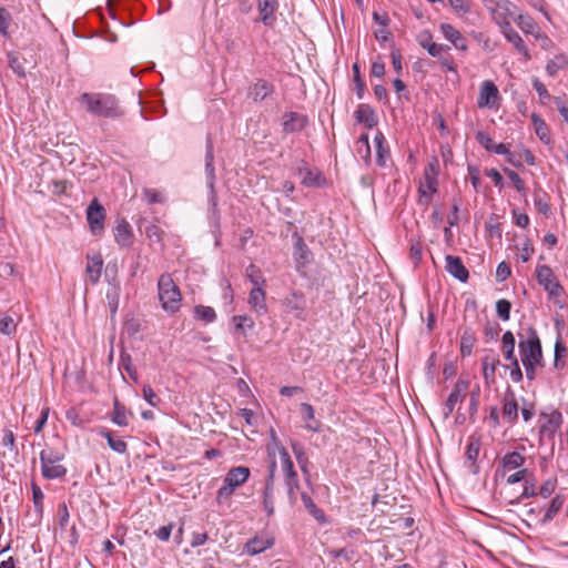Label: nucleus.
I'll use <instances>...</instances> for the list:
<instances>
[{
	"label": "nucleus",
	"mask_w": 568,
	"mask_h": 568,
	"mask_svg": "<svg viewBox=\"0 0 568 568\" xmlns=\"http://www.w3.org/2000/svg\"><path fill=\"white\" fill-rule=\"evenodd\" d=\"M79 100L85 106V110L95 116L114 119L122 116L124 113L113 94L84 92Z\"/></svg>",
	"instance_id": "1"
},
{
	"label": "nucleus",
	"mask_w": 568,
	"mask_h": 568,
	"mask_svg": "<svg viewBox=\"0 0 568 568\" xmlns=\"http://www.w3.org/2000/svg\"><path fill=\"white\" fill-rule=\"evenodd\" d=\"M159 300L162 308L175 313L181 307L182 295L171 274L163 273L158 281Z\"/></svg>",
	"instance_id": "2"
},
{
	"label": "nucleus",
	"mask_w": 568,
	"mask_h": 568,
	"mask_svg": "<svg viewBox=\"0 0 568 568\" xmlns=\"http://www.w3.org/2000/svg\"><path fill=\"white\" fill-rule=\"evenodd\" d=\"M251 475L246 466H236L229 469L223 486L217 490L216 501L222 504L232 497L236 488L245 484Z\"/></svg>",
	"instance_id": "3"
},
{
	"label": "nucleus",
	"mask_w": 568,
	"mask_h": 568,
	"mask_svg": "<svg viewBox=\"0 0 568 568\" xmlns=\"http://www.w3.org/2000/svg\"><path fill=\"white\" fill-rule=\"evenodd\" d=\"M63 455L52 448L43 449L40 453L41 474L45 479L62 478L67 474V468L60 464Z\"/></svg>",
	"instance_id": "4"
},
{
	"label": "nucleus",
	"mask_w": 568,
	"mask_h": 568,
	"mask_svg": "<svg viewBox=\"0 0 568 568\" xmlns=\"http://www.w3.org/2000/svg\"><path fill=\"white\" fill-rule=\"evenodd\" d=\"M519 353L523 363H541L542 351L539 336L534 327L528 328L526 339L519 342Z\"/></svg>",
	"instance_id": "5"
},
{
	"label": "nucleus",
	"mask_w": 568,
	"mask_h": 568,
	"mask_svg": "<svg viewBox=\"0 0 568 568\" xmlns=\"http://www.w3.org/2000/svg\"><path fill=\"white\" fill-rule=\"evenodd\" d=\"M485 6L491 14L493 20L500 27L510 24L508 18L513 16L511 2L508 0H485Z\"/></svg>",
	"instance_id": "6"
},
{
	"label": "nucleus",
	"mask_w": 568,
	"mask_h": 568,
	"mask_svg": "<svg viewBox=\"0 0 568 568\" xmlns=\"http://www.w3.org/2000/svg\"><path fill=\"white\" fill-rule=\"evenodd\" d=\"M105 209L98 199H93L87 209V221L93 235L104 231Z\"/></svg>",
	"instance_id": "7"
},
{
	"label": "nucleus",
	"mask_w": 568,
	"mask_h": 568,
	"mask_svg": "<svg viewBox=\"0 0 568 568\" xmlns=\"http://www.w3.org/2000/svg\"><path fill=\"white\" fill-rule=\"evenodd\" d=\"M536 277L539 285L544 286L550 297H558L562 293V286L554 276L551 268L547 265H539L536 270Z\"/></svg>",
	"instance_id": "8"
},
{
	"label": "nucleus",
	"mask_w": 568,
	"mask_h": 568,
	"mask_svg": "<svg viewBox=\"0 0 568 568\" xmlns=\"http://www.w3.org/2000/svg\"><path fill=\"white\" fill-rule=\"evenodd\" d=\"M468 387H469L468 379H464L462 377L457 379V382L454 385L453 390L448 395L447 400L445 403V406L443 409L444 418H448L453 414L456 404L462 402L466 397Z\"/></svg>",
	"instance_id": "9"
},
{
	"label": "nucleus",
	"mask_w": 568,
	"mask_h": 568,
	"mask_svg": "<svg viewBox=\"0 0 568 568\" xmlns=\"http://www.w3.org/2000/svg\"><path fill=\"white\" fill-rule=\"evenodd\" d=\"M214 154H213V143L211 139H207L206 143V154H205V173L207 179V186L210 189V203L213 209H216L217 205V196L214 190L215 183V170L213 165Z\"/></svg>",
	"instance_id": "10"
},
{
	"label": "nucleus",
	"mask_w": 568,
	"mask_h": 568,
	"mask_svg": "<svg viewBox=\"0 0 568 568\" xmlns=\"http://www.w3.org/2000/svg\"><path fill=\"white\" fill-rule=\"evenodd\" d=\"M501 414L504 422L508 425L513 426L518 420V403L514 390L509 387L504 394Z\"/></svg>",
	"instance_id": "11"
},
{
	"label": "nucleus",
	"mask_w": 568,
	"mask_h": 568,
	"mask_svg": "<svg viewBox=\"0 0 568 568\" xmlns=\"http://www.w3.org/2000/svg\"><path fill=\"white\" fill-rule=\"evenodd\" d=\"M498 99L499 91L496 84L489 80L484 81L479 89L477 106L480 109L493 108Z\"/></svg>",
	"instance_id": "12"
},
{
	"label": "nucleus",
	"mask_w": 568,
	"mask_h": 568,
	"mask_svg": "<svg viewBox=\"0 0 568 568\" xmlns=\"http://www.w3.org/2000/svg\"><path fill=\"white\" fill-rule=\"evenodd\" d=\"M276 470V462L273 459L268 466V475L265 481V488L263 493V507L266 511L267 516H272L274 514V503H273V494H274V478Z\"/></svg>",
	"instance_id": "13"
},
{
	"label": "nucleus",
	"mask_w": 568,
	"mask_h": 568,
	"mask_svg": "<svg viewBox=\"0 0 568 568\" xmlns=\"http://www.w3.org/2000/svg\"><path fill=\"white\" fill-rule=\"evenodd\" d=\"M294 237L296 239V242L294 245L293 257L295 261L296 270L301 271L303 267L311 263L313 253L308 248L302 236L295 233Z\"/></svg>",
	"instance_id": "14"
},
{
	"label": "nucleus",
	"mask_w": 568,
	"mask_h": 568,
	"mask_svg": "<svg viewBox=\"0 0 568 568\" xmlns=\"http://www.w3.org/2000/svg\"><path fill=\"white\" fill-rule=\"evenodd\" d=\"M283 305L290 312H295L296 317L305 320L306 298L302 292L292 291L284 300Z\"/></svg>",
	"instance_id": "15"
},
{
	"label": "nucleus",
	"mask_w": 568,
	"mask_h": 568,
	"mask_svg": "<svg viewBox=\"0 0 568 568\" xmlns=\"http://www.w3.org/2000/svg\"><path fill=\"white\" fill-rule=\"evenodd\" d=\"M260 21L266 27H273L276 22L275 12L278 9L277 0H257Z\"/></svg>",
	"instance_id": "16"
},
{
	"label": "nucleus",
	"mask_w": 568,
	"mask_h": 568,
	"mask_svg": "<svg viewBox=\"0 0 568 568\" xmlns=\"http://www.w3.org/2000/svg\"><path fill=\"white\" fill-rule=\"evenodd\" d=\"M445 261H446L445 270L453 277L457 278L462 283H466L468 281L469 272L465 267L460 257L454 256V255H446Z\"/></svg>",
	"instance_id": "17"
},
{
	"label": "nucleus",
	"mask_w": 568,
	"mask_h": 568,
	"mask_svg": "<svg viewBox=\"0 0 568 568\" xmlns=\"http://www.w3.org/2000/svg\"><path fill=\"white\" fill-rule=\"evenodd\" d=\"M307 123V116L297 112H287L283 115V131L285 133L302 131Z\"/></svg>",
	"instance_id": "18"
},
{
	"label": "nucleus",
	"mask_w": 568,
	"mask_h": 568,
	"mask_svg": "<svg viewBox=\"0 0 568 568\" xmlns=\"http://www.w3.org/2000/svg\"><path fill=\"white\" fill-rule=\"evenodd\" d=\"M439 29L445 39L452 42L456 49L460 51H466L468 49L466 39L455 27L449 23H442Z\"/></svg>",
	"instance_id": "19"
},
{
	"label": "nucleus",
	"mask_w": 568,
	"mask_h": 568,
	"mask_svg": "<svg viewBox=\"0 0 568 568\" xmlns=\"http://www.w3.org/2000/svg\"><path fill=\"white\" fill-rule=\"evenodd\" d=\"M248 304L251 308L260 316L267 313V306L265 301V291L263 287H253L250 291Z\"/></svg>",
	"instance_id": "20"
},
{
	"label": "nucleus",
	"mask_w": 568,
	"mask_h": 568,
	"mask_svg": "<svg viewBox=\"0 0 568 568\" xmlns=\"http://www.w3.org/2000/svg\"><path fill=\"white\" fill-rule=\"evenodd\" d=\"M87 267L85 273L89 277V281L91 284H97L100 280L102 267H103V260L101 254H94V255H87Z\"/></svg>",
	"instance_id": "21"
},
{
	"label": "nucleus",
	"mask_w": 568,
	"mask_h": 568,
	"mask_svg": "<svg viewBox=\"0 0 568 568\" xmlns=\"http://www.w3.org/2000/svg\"><path fill=\"white\" fill-rule=\"evenodd\" d=\"M499 364H500V361H499L498 356L495 354L486 355L483 357V359H481L483 376H484V381H485L486 385L490 386L495 383L496 367Z\"/></svg>",
	"instance_id": "22"
},
{
	"label": "nucleus",
	"mask_w": 568,
	"mask_h": 568,
	"mask_svg": "<svg viewBox=\"0 0 568 568\" xmlns=\"http://www.w3.org/2000/svg\"><path fill=\"white\" fill-rule=\"evenodd\" d=\"M115 242L122 247H129L132 244L133 233L131 225L125 221L121 220L114 227Z\"/></svg>",
	"instance_id": "23"
},
{
	"label": "nucleus",
	"mask_w": 568,
	"mask_h": 568,
	"mask_svg": "<svg viewBox=\"0 0 568 568\" xmlns=\"http://www.w3.org/2000/svg\"><path fill=\"white\" fill-rule=\"evenodd\" d=\"M297 173L301 176V183L304 186L313 187L321 185V173L311 170L306 162L301 161V165L297 168Z\"/></svg>",
	"instance_id": "24"
},
{
	"label": "nucleus",
	"mask_w": 568,
	"mask_h": 568,
	"mask_svg": "<svg viewBox=\"0 0 568 568\" xmlns=\"http://www.w3.org/2000/svg\"><path fill=\"white\" fill-rule=\"evenodd\" d=\"M501 32L505 36V38L507 39V41L513 43L514 47L516 48V50L520 54H523L526 60L530 59V54H529L528 48L526 47L524 40L518 34V32L511 28L510 24L507 26V27L501 28Z\"/></svg>",
	"instance_id": "25"
},
{
	"label": "nucleus",
	"mask_w": 568,
	"mask_h": 568,
	"mask_svg": "<svg viewBox=\"0 0 568 568\" xmlns=\"http://www.w3.org/2000/svg\"><path fill=\"white\" fill-rule=\"evenodd\" d=\"M300 410L302 414V418L305 422V428L313 432H321L322 424L320 420L315 419V412L311 404L302 403L300 405Z\"/></svg>",
	"instance_id": "26"
},
{
	"label": "nucleus",
	"mask_w": 568,
	"mask_h": 568,
	"mask_svg": "<svg viewBox=\"0 0 568 568\" xmlns=\"http://www.w3.org/2000/svg\"><path fill=\"white\" fill-rule=\"evenodd\" d=\"M274 92L273 84L266 82L265 80H258L256 83H254L250 90H248V97L257 102L263 101L265 98H267L270 94Z\"/></svg>",
	"instance_id": "27"
},
{
	"label": "nucleus",
	"mask_w": 568,
	"mask_h": 568,
	"mask_svg": "<svg viewBox=\"0 0 568 568\" xmlns=\"http://www.w3.org/2000/svg\"><path fill=\"white\" fill-rule=\"evenodd\" d=\"M546 418L547 420L540 425V433L544 436L552 437L560 428L562 416L558 410H554L551 414L546 415Z\"/></svg>",
	"instance_id": "28"
},
{
	"label": "nucleus",
	"mask_w": 568,
	"mask_h": 568,
	"mask_svg": "<svg viewBox=\"0 0 568 568\" xmlns=\"http://www.w3.org/2000/svg\"><path fill=\"white\" fill-rule=\"evenodd\" d=\"M274 544L272 538L254 537L245 544V551L250 556H255L271 548Z\"/></svg>",
	"instance_id": "29"
},
{
	"label": "nucleus",
	"mask_w": 568,
	"mask_h": 568,
	"mask_svg": "<svg viewBox=\"0 0 568 568\" xmlns=\"http://www.w3.org/2000/svg\"><path fill=\"white\" fill-rule=\"evenodd\" d=\"M354 115L358 123H364L368 129L377 124L375 112L367 104H359Z\"/></svg>",
	"instance_id": "30"
},
{
	"label": "nucleus",
	"mask_w": 568,
	"mask_h": 568,
	"mask_svg": "<svg viewBox=\"0 0 568 568\" xmlns=\"http://www.w3.org/2000/svg\"><path fill=\"white\" fill-rule=\"evenodd\" d=\"M129 415L132 414L128 413L125 406L122 405L120 400L115 397L113 399V412L111 415V420L118 426L124 427L129 424Z\"/></svg>",
	"instance_id": "31"
},
{
	"label": "nucleus",
	"mask_w": 568,
	"mask_h": 568,
	"mask_svg": "<svg viewBox=\"0 0 568 568\" xmlns=\"http://www.w3.org/2000/svg\"><path fill=\"white\" fill-rule=\"evenodd\" d=\"M8 64L10 69L20 78L26 77V59L17 51H10L7 53Z\"/></svg>",
	"instance_id": "32"
},
{
	"label": "nucleus",
	"mask_w": 568,
	"mask_h": 568,
	"mask_svg": "<svg viewBox=\"0 0 568 568\" xmlns=\"http://www.w3.org/2000/svg\"><path fill=\"white\" fill-rule=\"evenodd\" d=\"M531 121L535 128V133L539 138V140L547 145L550 144L551 139L546 122L536 113L531 114Z\"/></svg>",
	"instance_id": "33"
},
{
	"label": "nucleus",
	"mask_w": 568,
	"mask_h": 568,
	"mask_svg": "<svg viewBox=\"0 0 568 568\" xmlns=\"http://www.w3.org/2000/svg\"><path fill=\"white\" fill-rule=\"evenodd\" d=\"M100 435L108 440V445L112 450H114L115 453H119V454L126 453V450H128L126 443L121 438H115L111 430L102 429L100 432Z\"/></svg>",
	"instance_id": "34"
},
{
	"label": "nucleus",
	"mask_w": 568,
	"mask_h": 568,
	"mask_svg": "<svg viewBox=\"0 0 568 568\" xmlns=\"http://www.w3.org/2000/svg\"><path fill=\"white\" fill-rule=\"evenodd\" d=\"M525 463V457L518 452L506 454L501 459V466L506 470H513L521 467Z\"/></svg>",
	"instance_id": "35"
},
{
	"label": "nucleus",
	"mask_w": 568,
	"mask_h": 568,
	"mask_svg": "<svg viewBox=\"0 0 568 568\" xmlns=\"http://www.w3.org/2000/svg\"><path fill=\"white\" fill-rule=\"evenodd\" d=\"M301 498L304 507L317 521H326L324 511L314 504L310 495H307L306 493H302Z\"/></svg>",
	"instance_id": "36"
},
{
	"label": "nucleus",
	"mask_w": 568,
	"mask_h": 568,
	"mask_svg": "<svg viewBox=\"0 0 568 568\" xmlns=\"http://www.w3.org/2000/svg\"><path fill=\"white\" fill-rule=\"evenodd\" d=\"M501 351L507 361L515 359V336L510 331L505 332L501 337Z\"/></svg>",
	"instance_id": "37"
},
{
	"label": "nucleus",
	"mask_w": 568,
	"mask_h": 568,
	"mask_svg": "<svg viewBox=\"0 0 568 568\" xmlns=\"http://www.w3.org/2000/svg\"><path fill=\"white\" fill-rule=\"evenodd\" d=\"M475 341L474 332L470 328H466L460 337V354L463 357L471 354Z\"/></svg>",
	"instance_id": "38"
},
{
	"label": "nucleus",
	"mask_w": 568,
	"mask_h": 568,
	"mask_svg": "<svg viewBox=\"0 0 568 568\" xmlns=\"http://www.w3.org/2000/svg\"><path fill=\"white\" fill-rule=\"evenodd\" d=\"M194 317L204 323H212L216 320V313L210 306L196 305L194 307Z\"/></svg>",
	"instance_id": "39"
},
{
	"label": "nucleus",
	"mask_w": 568,
	"mask_h": 568,
	"mask_svg": "<svg viewBox=\"0 0 568 568\" xmlns=\"http://www.w3.org/2000/svg\"><path fill=\"white\" fill-rule=\"evenodd\" d=\"M564 501L565 499L559 495L552 498L549 507L547 508L541 519L542 524L549 523L557 515V513L561 509Z\"/></svg>",
	"instance_id": "40"
},
{
	"label": "nucleus",
	"mask_w": 568,
	"mask_h": 568,
	"mask_svg": "<svg viewBox=\"0 0 568 568\" xmlns=\"http://www.w3.org/2000/svg\"><path fill=\"white\" fill-rule=\"evenodd\" d=\"M481 442L478 437H470L467 448H466V458L475 465L479 450H480Z\"/></svg>",
	"instance_id": "41"
},
{
	"label": "nucleus",
	"mask_w": 568,
	"mask_h": 568,
	"mask_svg": "<svg viewBox=\"0 0 568 568\" xmlns=\"http://www.w3.org/2000/svg\"><path fill=\"white\" fill-rule=\"evenodd\" d=\"M280 457H281V462H282V469L284 473V477L285 478L295 477L297 474L294 470L293 462L285 448H282L280 450Z\"/></svg>",
	"instance_id": "42"
},
{
	"label": "nucleus",
	"mask_w": 568,
	"mask_h": 568,
	"mask_svg": "<svg viewBox=\"0 0 568 568\" xmlns=\"http://www.w3.org/2000/svg\"><path fill=\"white\" fill-rule=\"evenodd\" d=\"M246 276L253 284V287H262L263 285H265V280L262 275V272L254 264L247 266Z\"/></svg>",
	"instance_id": "43"
},
{
	"label": "nucleus",
	"mask_w": 568,
	"mask_h": 568,
	"mask_svg": "<svg viewBox=\"0 0 568 568\" xmlns=\"http://www.w3.org/2000/svg\"><path fill=\"white\" fill-rule=\"evenodd\" d=\"M120 367L123 368L130 378L136 383L138 382V373L133 366L132 358L129 354L122 353L120 357Z\"/></svg>",
	"instance_id": "44"
},
{
	"label": "nucleus",
	"mask_w": 568,
	"mask_h": 568,
	"mask_svg": "<svg viewBox=\"0 0 568 568\" xmlns=\"http://www.w3.org/2000/svg\"><path fill=\"white\" fill-rule=\"evenodd\" d=\"M437 179L435 175L429 174L428 172L425 173L424 183H422L419 187V192L422 195L426 196L427 191L429 194L436 193L437 191Z\"/></svg>",
	"instance_id": "45"
},
{
	"label": "nucleus",
	"mask_w": 568,
	"mask_h": 568,
	"mask_svg": "<svg viewBox=\"0 0 568 568\" xmlns=\"http://www.w3.org/2000/svg\"><path fill=\"white\" fill-rule=\"evenodd\" d=\"M357 153L361 154L366 163L371 160V146L366 133L362 134L357 140Z\"/></svg>",
	"instance_id": "46"
},
{
	"label": "nucleus",
	"mask_w": 568,
	"mask_h": 568,
	"mask_svg": "<svg viewBox=\"0 0 568 568\" xmlns=\"http://www.w3.org/2000/svg\"><path fill=\"white\" fill-rule=\"evenodd\" d=\"M285 485L287 488V495H288L290 503L292 505H295L296 500H297V490L300 489V483H298L297 475L295 477L285 478Z\"/></svg>",
	"instance_id": "47"
},
{
	"label": "nucleus",
	"mask_w": 568,
	"mask_h": 568,
	"mask_svg": "<svg viewBox=\"0 0 568 568\" xmlns=\"http://www.w3.org/2000/svg\"><path fill=\"white\" fill-rule=\"evenodd\" d=\"M516 22L521 31L525 33H535L537 29L536 22L529 16L519 14Z\"/></svg>",
	"instance_id": "48"
},
{
	"label": "nucleus",
	"mask_w": 568,
	"mask_h": 568,
	"mask_svg": "<svg viewBox=\"0 0 568 568\" xmlns=\"http://www.w3.org/2000/svg\"><path fill=\"white\" fill-rule=\"evenodd\" d=\"M17 332V323L10 315H4L0 320V333L3 335L11 336Z\"/></svg>",
	"instance_id": "49"
},
{
	"label": "nucleus",
	"mask_w": 568,
	"mask_h": 568,
	"mask_svg": "<svg viewBox=\"0 0 568 568\" xmlns=\"http://www.w3.org/2000/svg\"><path fill=\"white\" fill-rule=\"evenodd\" d=\"M504 171L507 174L508 179L513 182L517 192L523 195H526L527 187L524 180L519 176V174L509 169H505Z\"/></svg>",
	"instance_id": "50"
},
{
	"label": "nucleus",
	"mask_w": 568,
	"mask_h": 568,
	"mask_svg": "<svg viewBox=\"0 0 568 568\" xmlns=\"http://www.w3.org/2000/svg\"><path fill=\"white\" fill-rule=\"evenodd\" d=\"M12 22V17L10 12L3 8L0 7V33L8 38L9 37V27Z\"/></svg>",
	"instance_id": "51"
},
{
	"label": "nucleus",
	"mask_w": 568,
	"mask_h": 568,
	"mask_svg": "<svg viewBox=\"0 0 568 568\" xmlns=\"http://www.w3.org/2000/svg\"><path fill=\"white\" fill-rule=\"evenodd\" d=\"M470 36L481 45L484 51L493 52L495 50V43L485 33L473 31Z\"/></svg>",
	"instance_id": "52"
},
{
	"label": "nucleus",
	"mask_w": 568,
	"mask_h": 568,
	"mask_svg": "<svg viewBox=\"0 0 568 568\" xmlns=\"http://www.w3.org/2000/svg\"><path fill=\"white\" fill-rule=\"evenodd\" d=\"M43 499H44V495H43L41 488L36 483H32V500L34 504L36 511L38 514H42Z\"/></svg>",
	"instance_id": "53"
},
{
	"label": "nucleus",
	"mask_w": 568,
	"mask_h": 568,
	"mask_svg": "<svg viewBox=\"0 0 568 568\" xmlns=\"http://www.w3.org/2000/svg\"><path fill=\"white\" fill-rule=\"evenodd\" d=\"M510 310H511V304H510L509 301H507L505 298L497 301V303H496V312H497V315L503 321H508L509 320V317H510Z\"/></svg>",
	"instance_id": "54"
},
{
	"label": "nucleus",
	"mask_w": 568,
	"mask_h": 568,
	"mask_svg": "<svg viewBox=\"0 0 568 568\" xmlns=\"http://www.w3.org/2000/svg\"><path fill=\"white\" fill-rule=\"evenodd\" d=\"M2 434H3L2 438H1L2 446L8 447L11 452H14L17 454L18 450H17V446H16V437H14L13 432L9 428H4L2 430Z\"/></svg>",
	"instance_id": "55"
},
{
	"label": "nucleus",
	"mask_w": 568,
	"mask_h": 568,
	"mask_svg": "<svg viewBox=\"0 0 568 568\" xmlns=\"http://www.w3.org/2000/svg\"><path fill=\"white\" fill-rule=\"evenodd\" d=\"M232 320L237 331H244V327L253 328L254 326V321L246 315H235Z\"/></svg>",
	"instance_id": "56"
},
{
	"label": "nucleus",
	"mask_w": 568,
	"mask_h": 568,
	"mask_svg": "<svg viewBox=\"0 0 568 568\" xmlns=\"http://www.w3.org/2000/svg\"><path fill=\"white\" fill-rule=\"evenodd\" d=\"M143 195L149 204L163 203L164 196L155 189H144Z\"/></svg>",
	"instance_id": "57"
},
{
	"label": "nucleus",
	"mask_w": 568,
	"mask_h": 568,
	"mask_svg": "<svg viewBox=\"0 0 568 568\" xmlns=\"http://www.w3.org/2000/svg\"><path fill=\"white\" fill-rule=\"evenodd\" d=\"M418 44L425 49L426 51L429 50L430 45H434L433 36L428 30H423L417 34L416 38Z\"/></svg>",
	"instance_id": "58"
},
{
	"label": "nucleus",
	"mask_w": 568,
	"mask_h": 568,
	"mask_svg": "<svg viewBox=\"0 0 568 568\" xmlns=\"http://www.w3.org/2000/svg\"><path fill=\"white\" fill-rule=\"evenodd\" d=\"M162 234H163V231L155 224H151V225L146 226V229H145L146 237L153 243L161 242Z\"/></svg>",
	"instance_id": "59"
},
{
	"label": "nucleus",
	"mask_w": 568,
	"mask_h": 568,
	"mask_svg": "<svg viewBox=\"0 0 568 568\" xmlns=\"http://www.w3.org/2000/svg\"><path fill=\"white\" fill-rule=\"evenodd\" d=\"M501 328L498 323H487L484 328V334L486 338L490 341H496L498 338V335L500 333Z\"/></svg>",
	"instance_id": "60"
},
{
	"label": "nucleus",
	"mask_w": 568,
	"mask_h": 568,
	"mask_svg": "<svg viewBox=\"0 0 568 568\" xmlns=\"http://www.w3.org/2000/svg\"><path fill=\"white\" fill-rule=\"evenodd\" d=\"M143 398L153 407H158L160 399L150 385L143 386Z\"/></svg>",
	"instance_id": "61"
},
{
	"label": "nucleus",
	"mask_w": 568,
	"mask_h": 568,
	"mask_svg": "<svg viewBox=\"0 0 568 568\" xmlns=\"http://www.w3.org/2000/svg\"><path fill=\"white\" fill-rule=\"evenodd\" d=\"M557 480L555 478L547 479L539 489V495L542 498H548L556 489Z\"/></svg>",
	"instance_id": "62"
},
{
	"label": "nucleus",
	"mask_w": 568,
	"mask_h": 568,
	"mask_svg": "<svg viewBox=\"0 0 568 568\" xmlns=\"http://www.w3.org/2000/svg\"><path fill=\"white\" fill-rule=\"evenodd\" d=\"M511 274L510 266L506 262H500L496 270V278L498 282L506 281Z\"/></svg>",
	"instance_id": "63"
},
{
	"label": "nucleus",
	"mask_w": 568,
	"mask_h": 568,
	"mask_svg": "<svg viewBox=\"0 0 568 568\" xmlns=\"http://www.w3.org/2000/svg\"><path fill=\"white\" fill-rule=\"evenodd\" d=\"M476 140L481 146H484L489 152L491 151L495 143L493 139L484 131H478L476 133Z\"/></svg>",
	"instance_id": "64"
}]
</instances>
